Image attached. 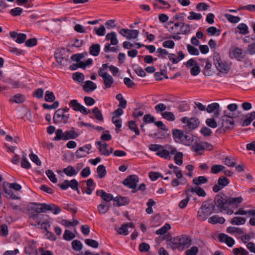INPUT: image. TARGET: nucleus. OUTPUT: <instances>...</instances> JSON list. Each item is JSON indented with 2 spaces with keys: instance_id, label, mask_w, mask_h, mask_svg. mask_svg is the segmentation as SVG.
<instances>
[{
  "instance_id": "1",
  "label": "nucleus",
  "mask_w": 255,
  "mask_h": 255,
  "mask_svg": "<svg viewBox=\"0 0 255 255\" xmlns=\"http://www.w3.org/2000/svg\"><path fill=\"white\" fill-rule=\"evenodd\" d=\"M214 211L216 212L213 200L209 199L203 202L198 212V217L200 220L205 221Z\"/></svg>"
},
{
  "instance_id": "2",
  "label": "nucleus",
  "mask_w": 255,
  "mask_h": 255,
  "mask_svg": "<svg viewBox=\"0 0 255 255\" xmlns=\"http://www.w3.org/2000/svg\"><path fill=\"white\" fill-rule=\"evenodd\" d=\"M55 134L56 136L53 139L54 141L75 139L79 136V134L74 130V128H72L71 130H66L65 132H63L62 129L58 128L56 130Z\"/></svg>"
},
{
  "instance_id": "3",
  "label": "nucleus",
  "mask_w": 255,
  "mask_h": 255,
  "mask_svg": "<svg viewBox=\"0 0 255 255\" xmlns=\"http://www.w3.org/2000/svg\"><path fill=\"white\" fill-rule=\"evenodd\" d=\"M213 60L216 68L220 72L226 74L229 72L230 68L228 62L222 60L220 54L217 52L214 53Z\"/></svg>"
},
{
  "instance_id": "4",
  "label": "nucleus",
  "mask_w": 255,
  "mask_h": 255,
  "mask_svg": "<svg viewBox=\"0 0 255 255\" xmlns=\"http://www.w3.org/2000/svg\"><path fill=\"white\" fill-rule=\"evenodd\" d=\"M239 117L236 113L232 116L229 115H224L222 116L218 121V125L224 127L225 129L228 130H232L234 128V118Z\"/></svg>"
},
{
  "instance_id": "5",
  "label": "nucleus",
  "mask_w": 255,
  "mask_h": 255,
  "mask_svg": "<svg viewBox=\"0 0 255 255\" xmlns=\"http://www.w3.org/2000/svg\"><path fill=\"white\" fill-rule=\"evenodd\" d=\"M213 201L215 208L216 207L217 209L222 213L225 210V208L229 205L228 196L222 192L216 195Z\"/></svg>"
},
{
  "instance_id": "6",
  "label": "nucleus",
  "mask_w": 255,
  "mask_h": 255,
  "mask_svg": "<svg viewBox=\"0 0 255 255\" xmlns=\"http://www.w3.org/2000/svg\"><path fill=\"white\" fill-rule=\"evenodd\" d=\"M183 124H186L183 126V128L185 130L191 131L196 129L200 124V121L197 118H189L185 117L181 119Z\"/></svg>"
},
{
  "instance_id": "7",
  "label": "nucleus",
  "mask_w": 255,
  "mask_h": 255,
  "mask_svg": "<svg viewBox=\"0 0 255 255\" xmlns=\"http://www.w3.org/2000/svg\"><path fill=\"white\" fill-rule=\"evenodd\" d=\"M70 118V115L63 113L62 109H59L55 111L53 120V122L57 124L58 123L66 124Z\"/></svg>"
},
{
  "instance_id": "8",
  "label": "nucleus",
  "mask_w": 255,
  "mask_h": 255,
  "mask_svg": "<svg viewBox=\"0 0 255 255\" xmlns=\"http://www.w3.org/2000/svg\"><path fill=\"white\" fill-rule=\"evenodd\" d=\"M166 147L167 149L162 148L160 150L158 151L156 154L160 157L169 160L171 158L170 154H174L177 152V149L176 148L169 145H167Z\"/></svg>"
},
{
  "instance_id": "9",
  "label": "nucleus",
  "mask_w": 255,
  "mask_h": 255,
  "mask_svg": "<svg viewBox=\"0 0 255 255\" xmlns=\"http://www.w3.org/2000/svg\"><path fill=\"white\" fill-rule=\"evenodd\" d=\"M139 181L138 177L135 174L130 175L123 180V184L130 189L133 190L137 187V183Z\"/></svg>"
},
{
  "instance_id": "10",
  "label": "nucleus",
  "mask_w": 255,
  "mask_h": 255,
  "mask_svg": "<svg viewBox=\"0 0 255 255\" xmlns=\"http://www.w3.org/2000/svg\"><path fill=\"white\" fill-rule=\"evenodd\" d=\"M179 239L180 240L179 241V246H173V247H172L173 250L177 249L179 250H183L190 246L191 239L188 236L182 235L179 236Z\"/></svg>"
},
{
  "instance_id": "11",
  "label": "nucleus",
  "mask_w": 255,
  "mask_h": 255,
  "mask_svg": "<svg viewBox=\"0 0 255 255\" xmlns=\"http://www.w3.org/2000/svg\"><path fill=\"white\" fill-rule=\"evenodd\" d=\"M230 183V180L224 176H221L218 180V184L213 187V191L217 193Z\"/></svg>"
},
{
  "instance_id": "12",
  "label": "nucleus",
  "mask_w": 255,
  "mask_h": 255,
  "mask_svg": "<svg viewBox=\"0 0 255 255\" xmlns=\"http://www.w3.org/2000/svg\"><path fill=\"white\" fill-rule=\"evenodd\" d=\"M2 188L4 192L5 193V197L7 199L18 200L20 199V197L16 196L13 193L11 190L12 188L10 186V183L7 182H4L2 184Z\"/></svg>"
},
{
  "instance_id": "13",
  "label": "nucleus",
  "mask_w": 255,
  "mask_h": 255,
  "mask_svg": "<svg viewBox=\"0 0 255 255\" xmlns=\"http://www.w3.org/2000/svg\"><path fill=\"white\" fill-rule=\"evenodd\" d=\"M58 186L62 190H66L69 187H71L73 190L74 189H77V187L79 186L78 182L75 179L69 181L68 180H64L62 184H58Z\"/></svg>"
},
{
  "instance_id": "14",
  "label": "nucleus",
  "mask_w": 255,
  "mask_h": 255,
  "mask_svg": "<svg viewBox=\"0 0 255 255\" xmlns=\"http://www.w3.org/2000/svg\"><path fill=\"white\" fill-rule=\"evenodd\" d=\"M119 33L124 37L130 39L136 38L138 35L139 31L137 30L122 28L120 30Z\"/></svg>"
},
{
  "instance_id": "15",
  "label": "nucleus",
  "mask_w": 255,
  "mask_h": 255,
  "mask_svg": "<svg viewBox=\"0 0 255 255\" xmlns=\"http://www.w3.org/2000/svg\"><path fill=\"white\" fill-rule=\"evenodd\" d=\"M28 206V211H33L36 212V214L40 213L42 212H45L44 208L42 205H44V203H39L36 202H31Z\"/></svg>"
},
{
  "instance_id": "16",
  "label": "nucleus",
  "mask_w": 255,
  "mask_h": 255,
  "mask_svg": "<svg viewBox=\"0 0 255 255\" xmlns=\"http://www.w3.org/2000/svg\"><path fill=\"white\" fill-rule=\"evenodd\" d=\"M96 194L97 196H100L104 201L107 202H110L114 199V197L112 194L107 193L103 190H97Z\"/></svg>"
},
{
  "instance_id": "17",
  "label": "nucleus",
  "mask_w": 255,
  "mask_h": 255,
  "mask_svg": "<svg viewBox=\"0 0 255 255\" xmlns=\"http://www.w3.org/2000/svg\"><path fill=\"white\" fill-rule=\"evenodd\" d=\"M42 206L44 208V209H45V212L47 211H51L55 215H57L61 212V209L54 204H47L46 203H44V205Z\"/></svg>"
},
{
  "instance_id": "18",
  "label": "nucleus",
  "mask_w": 255,
  "mask_h": 255,
  "mask_svg": "<svg viewBox=\"0 0 255 255\" xmlns=\"http://www.w3.org/2000/svg\"><path fill=\"white\" fill-rule=\"evenodd\" d=\"M185 133L183 136V139L181 140V143L185 145H190L194 140V136L193 134L189 133L188 130H185Z\"/></svg>"
},
{
  "instance_id": "19",
  "label": "nucleus",
  "mask_w": 255,
  "mask_h": 255,
  "mask_svg": "<svg viewBox=\"0 0 255 255\" xmlns=\"http://www.w3.org/2000/svg\"><path fill=\"white\" fill-rule=\"evenodd\" d=\"M173 138L176 142L181 143V140L183 139L184 135V131L182 130L174 128L172 131Z\"/></svg>"
},
{
  "instance_id": "20",
  "label": "nucleus",
  "mask_w": 255,
  "mask_h": 255,
  "mask_svg": "<svg viewBox=\"0 0 255 255\" xmlns=\"http://www.w3.org/2000/svg\"><path fill=\"white\" fill-rule=\"evenodd\" d=\"M177 54L178 56L176 58L174 57V56H175L174 54L169 53V54H167L168 55L169 60H170L173 64L177 63L179 61L184 59L185 57V55L182 51H179L177 53Z\"/></svg>"
},
{
  "instance_id": "21",
  "label": "nucleus",
  "mask_w": 255,
  "mask_h": 255,
  "mask_svg": "<svg viewBox=\"0 0 255 255\" xmlns=\"http://www.w3.org/2000/svg\"><path fill=\"white\" fill-rule=\"evenodd\" d=\"M92 148V146L90 144H88L84 145L83 147H81L78 148V149L76 152V156L78 158H82L83 157L86 156V155L84 154H80V152L86 151V150H88L87 153L88 154L90 153L89 150H90Z\"/></svg>"
},
{
  "instance_id": "22",
  "label": "nucleus",
  "mask_w": 255,
  "mask_h": 255,
  "mask_svg": "<svg viewBox=\"0 0 255 255\" xmlns=\"http://www.w3.org/2000/svg\"><path fill=\"white\" fill-rule=\"evenodd\" d=\"M97 88L96 84L93 82L88 80L85 82L83 86V90L86 92H92Z\"/></svg>"
},
{
  "instance_id": "23",
  "label": "nucleus",
  "mask_w": 255,
  "mask_h": 255,
  "mask_svg": "<svg viewBox=\"0 0 255 255\" xmlns=\"http://www.w3.org/2000/svg\"><path fill=\"white\" fill-rule=\"evenodd\" d=\"M36 248L35 242L34 241H30L28 246L25 247L24 253L29 255H32L34 254Z\"/></svg>"
},
{
  "instance_id": "24",
  "label": "nucleus",
  "mask_w": 255,
  "mask_h": 255,
  "mask_svg": "<svg viewBox=\"0 0 255 255\" xmlns=\"http://www.w3.org/2000/svg\"><path fill=\"white\" fill-rule=\"evenodd\" d=\"M104 84L106 88H110L114 83L113 78L109 74L103 76Z\"/></svg>"
},
{
  "instance_id": "25",
  "label": "nucleus",
  "mask_w": 255,
  "mask_h": 255,
  "mask_svg": "<svg viewBox=\"0 0 255 255\" xmlns=\"http://www.w3.org/2000/svg\"><path fill=\"white\" fill-rule=\"evenodd\" d=\"M25 97L21 94H16L14 95L12 98L9 99V102L11 103H15L17 104H20L24 102L25 101Z\"/></svg>"
},
{
  "instance_id": "26",
  "label": "nucleus",
  "mask_w": 255,
  "mask_h": 255,
  "mask_svg": "<svg viewBox=\"0 0 255 255\" xmlns=\"http://www.w3.org/2000/svg\"><path fill=\"white\" fill-rule=\"evenodd\" d=\"M79 169L76 170L72 166L69 165L63 169V172L68 176H72L77 174Z\"/></svg>"
},
{
  "instance_id": "27",
  "label": "nucleus",
  "mask_w": 255,
  "mask_h": 255,
  "mask_svg": "<svg viewBox=\"0 0 255 255\" xmlns=\"http://www.w3.org/2000/svg\"><path fill=\"white\" fill-rule=\"evenodd\" d=\"M106 39L107 40L111 41V44L113 45H117L119 41L117 38V34L115 32H111L108 33L106 36Z\"/></svg>"
},
{
  "instance_id": "28",
  "label": "nucleus",
  "mask_w": 255,
  "mask_h": 255,
  "mask_svg": "<svg viewBox=\"0 0 255 255\" xmlns=\"http://www.w3.org/2000/svg\"><path fill=\"white\" fill-rule=\"evenodd\" d=\"M232 53L234 57L238 61H242V60L244 59L245 56V55H243L242 49L239 47H236L233 50Z\"/></svg>"
},
{
  "instance_id": "29",
  "label": "nucleus",
  "mask_w": 255,
  "mask_h": 255,
  "mask_svg": "<svg viewBox=\"0 0 255 255\" xmlns=\"http://www.w3.org/2000/svg\"><path fill=\"white\" fill-rule=\"evenodd\" d=\"M100 52V45L99 44H93L89 47V53L93 56H98Z\"/></svg>"
},
{
  "instance_id": "30",
  "label": "nucleus",
  "mask_w": 255,
  "mask_h": 255,
  "mask_svg": "<svg viewBox=\"0 0 255 255\" xmlns=\"http://www.w3.org/2000/svg\"><path fill=\"white\" fill-rule=\"evenodd\" d=\"M225 222V219L223 217H220L218 215H214L209 219V222L212 224L217 223L223 224Z\"/></svg>"
},
{
  "instance_id": "31",
  "label": "nucleus",
  "mask_w": 255,
  "mask_h": 255,
  "mask_svg": "<svg viewBox=\"0 0 255 255\" xmlns=\"http://www.w3.org/2000/svg\"><path fill=\"white\" fill-rule=\"evenodd\" d=\"M127 125L131 130L135 132L136 135H139L140 131L137 127V125L136 124V121H129L128 122Z\"/></svg>"
},
{
  "instance_id": "32",
  "label": "nucleus",
  "mask_w": 255,
  "mask_h": 255,
  "mask_svg": "<svg viewBox=\"0 0 255 255\" xmlns=\"http://www.w3.org/2000/svg\"><path fill=\"white\" fill-rule=\"evenodd\" d=\"M192 150L196 152L198 154L201 155L202 152L204 150V147H203V143L202 144L196 142L192 146Z\"/></svg>"
},
{
  "instance_id": "33",
  "label": "nucleus",
  "mask_w": 255,
  "mask_h": 255,
  "mask_svg": "<svg viewBox=\"0 0 255 255\" xmlns=\"http://www.w3.org/2000/svg\"><path fill=\"white\" fill-rule=\"evenodd\" d=\"M190 31V25L183 22L181 25L180 30L178 31V34H187Z\"/></svg>"
},
{
  "instance_id": "34",
  "label": "nucleus",
  "mask_w": 255,
  "mask_h": 255,
  "mask_svg": "<svg viewBox=\"0 0 255 255\" xmlns=\"http://www.w3.org/2000/svg\"><path fill=\"white\" fill-rule=\"evenodd\" d=\"M208 182V179L205 176H200L198 177H195L193 180V183L199 186L202 184L206 183Z\"/></svg>"
},
{
  "instance_id": "35",
  "label": "nucleus",
  "mask_w": 255,
  "mask_h": 255,
  "mask_svg": "<svg viewBox=\"0 0 255 255\" xmlns=\"http://www.w3.org/2000/svg\"><path fill=\"white\" fill-rule=\"evenodd\" d=\"M228 200L229 205H237L242 202L243 199L242 197H238L237 198L228 197Z\"/></svg>"
},
{
  "instance_id": "36",
  "label": "nucleus",
  "mask_w": 255,
  "mask_h": 255,
  "mask_svg": "<svg viewBox=\"0 0 255 255\" xmlns=\"http://www.w3.org/2000/svg\"><path fill=\"white\" fill-rule=\"evenodd\" d=\"M246 219L243 217H235L230 221L231 224L234 225H244L246 222Z\"/></svg>"
},
{
  "instance_id": "37",
  "label": "nucleus",
  "mask_w": 255,
  "mask_h": 255,
  "mask_svg": "<svg viewBox=\"0 0 255 255\" xmlns=\"http://www.w3.org/2000/svg\"><path fill=\"white\" fill-rule=\"evenodd\" d=\"M92 113L94 114L95 118L99 121H103L104 118L102 115L101 111L97 107H94L92 110Z\"/></svg>"
},
{
  "instance_id": "38",
  "label": "nucleus",
  "mask_w": 255,
  "mask_h": 255,
  "mask_svg": "<svg viewBox=\"0 0 255 255\" xmlns=\"http://www.w3.org/2000/svg\"><path fill=\"white\" fill-rule=\"evenodd\" d=\"M87 54L88 53L87 52L73 54L71 57V59L75 62H79V61H81V59L86 57Z\"/></svg>"
},
{
  "instance_id": "39",
  "label": "nucleus",
  "mask_w": 255,
  "mask_h": 255,
  "mask_svg": "<svg viewBox=\"0 0 255 255\" xmlns=\"http://www.w3.org/2000/svg\"><path fill=\"white\" fill-rule=\"evenodd\" d=\"M97 208L100 214H105L109 211L110 206L106 205L105 203H102L98 206Z\"/></svg>"
},
{
  "instance_id": "40",
  "label": "nucleus",
  "mask_w": 255,
  "mask_h": 255,
  "mask_svg": "<svg viewBox=\"0 0 255 255\" xmlns=\"http://www.w3.org/2000/svg\"><path fill=\"white\" fill-rule=\"evenodd\" d=\"M97 173L100 178H104L107 173L106 167L104 165H100L97 169Z\"/></svg>"
},
{
  "instance_id": "41",
  "label": "nucleus",
  "mask_w": 255,
  "mask_h": 255,
  "mask_svg": "<svg viewBox=\"0 0 255 255\" xmlns=\"http://www.w3.org/2000/svg\"><path fill=\"white\" fill-rule=\"evenodd\" d=\"M225 167L222 165H214L211 167V172L213 174H218L224 171Z\"/></svg>"
},
{
  "instance_id": "42",
  "label": "nucleus",
  "mask_w": 255,
  "mask_h": 255,
  "mask_svg": "<svg viewBox=\"0 0 255 255\" xmlns=\"http://www.w3.org/2000/svg\"><path fill=\"white\" fill-rule=\"evenodd\" d=\"M179 236H177L176 237L172 238L170 240H167V248L171 247L172 248V245H174V246H179Z\"/></svg>"
},
{
  "instance_id": "43",
  "label": "nucleus",
  "mask_w": 255,
  "mask_h": 255,
  "mask_svg": "<svg viewBox=\"0 0 255 255\" xmlns=\"http://www.w3.org/2000/svg\"><path fill=\"white\" fill-rule=\"evenodd\" d=\"M162 117L169 121H174L175 120V117L174 114L170 112H164L161 113Z\"/></svg>"
},
{
  "instance_id": "44",
  "label": "nucleus",
  "mask_w": 255,
  "mask_h": 255,
  "mask_svg": "<svg viewBox=\"0 0 255 255\" xmlns=\"http://www.w3.org/2000/svg\"><path fill=\"white\" fill-rule=\"evenodd\" d=\"M72 78L74 81L80 83L84 80V75L82 73L77 72L73 74Z\"/></svg>"
},
{
  "instance_id": "45",
  "label": "nucleus",
  "mask_w": 255,
  "mask_h": 255,
  "mask_svg": "<svg viewBox=\"0 0 255 255\" xmlns=\"http://www.w3.org/2000/svg\"><path fill=\"white\" fill-rule=\"evenodd\" d=\"M220 105L217 103H213L208 106L206 111L209 113H213L216 110H219Z\"/></svg>"
},
{
  "instance_id": "46",
  "label": "nucleus",
  "mask_w": 255,
  "mask_h": 255,
  "mask_svg": "<svg viewBox=\"0 0 255 255\" xmlns=\"http://www.w3.org/2000/svg\"><path fill=\"white\" fill-rule=\"evenodd\" d=\"M174 156V161L176 164L181 165L183 163V154L181 152H176Z\"/></svg>"
},
{
  "instance_id": "47",
  "label": "nucleus",
  "mask_w": 255,
  "mask_h": 255,
  "mask_svg": "<svg viewBox=\"0 0 255 255\" xmlns=\"http://www.w3.org/2000/svg\"><path fill=\"white\" fill-rule=\"evenodd\" d=\"M170 228V225L169 224L166 223L160 229L156 230V234L157 235H162L165 234Z\"/></svg>"
},
{
  "instance_id": "48",
  "label": "nucleus",
  "mask_w": 255,
  "mask_h": 255,
  "mask_svg": "<svg viewBox=\"0 0 255 255\" xmlns=\"http://www.w3.org/2000/svg\"><path fill=\"white\" fill-rule=\"evenodd\" d=\"M225 16L230 22L233 23H238L241 20L239 16H234L230 14L226 13Z\"/></svg>"
},
{
  "instance_id": "49",
  "label": "nucleus",
  "mask_w": 255,
  "mask_h": 255,
  "mask_svg": "<svg viewBox=\"0 0 255 255\" xmlns=\"http://www.w3.org/2000/svg\"><path fill=\"white\" fill-rule=\"evenodd\" d=\"M221 30L217 29L216 27L211 26L207 29V32L210 35H214L216 34L217 36L221 34Z\"/></svg>"
},
{
  "instance_id": "50",
  "label": "nucleus",
  "mask_w": 255,
  "mask_h": 255,
  "mask_svg": "<svg viewBox=\"0 0 255 255\" xmlns=\"http://www.w3.org/2000/svg\"><path fill=\"white\" fill-rule=\"evenodd\" d=\"M72 247L74 250L80 251L82 249L83 245L80 241L75 240L72 242Z\"/></svg>"
},
{
  "instance_id": "51",
  "label": "nucleus",
  "mask_w": 255,
  "mask_h": 255,
  "mask_svg": "<svg viewBox=\"0 0 255 255\" xmlns=\"http://www.w3.org/2000/svg\"><path fill=\"white\" fill-rule=\"evenodd\" d=\"M55 100V97L52 92L47 91L45 92V100L48 102H54Z\"/></svg>"
},
{
  "instance_id": "52",
  "label": "nucleus",
  "mask_w": 255,
  "mask_h": 255,
  "mask_svg": "<svg viewBox=\"0 0 255 255\" xmlns=\"http://www.w3.org/2000/svg\"><path fill=\"white\" fill-rule=\"evenodd\" d=\"M237 28L240 30V33L243 35L247 34L249 33L248 27L245 23H240L238 25Z\"/></svg>"
},
{
  "instance_id": "53",
  "label": "nucleus",
  "mask_w": 255,
  "mask_h": 255,
  "mask_svg": "<svg viewBox=\"0 0 255 255\" xmlns=\"http://www.w3.org/2000/svg\"><path fill=\"white\" fill-rule=\"evenodd\" d=\"M46 174L52 182L56 183L57 182V179L52 170L50 169L47 170L46 171Z\"/></svg>"
},
{
  "instance_id": "54",
  "label": "nucleus",
  "mask_w": 255,
  "mask_h": 255,
  "mask_svg": "<svg viewBox=\"0 0 255 255\" xmlns=\"http://www.w3.org/2000/svg\"><path fill=\"white\" fill-rule=\"evenodd\" d=\"M69 106L70 107L72 108L74 111H79V109H80L82 105L78 103L76 100H72L69 103Z\"/></svg>"
},
{
  "instance_id": "55",
  "label": "nucleus",
  "mask_w": 255,
  "mask_h": 255,
  "mask_svg": "<svg viewBox=\"0 0 255 255\" xmlns=\"http://www.w3.org/2000/svg\"><path fill=\"white\" fill-rule=\"evenodd\" d=\"M21 166L22 168L25 169H29L31 167V165L26 158V154H25L23 155L21 161Z\"/></svg>"
},
{
  "instance_id": "56",
  "label": "nucleus",
  "mask_w": 255,
  "mask_h": 255,
  "mask_svg": "<svg viewBox=\"0 0 255 255\" xmlns=\"http://www.w3.org/2000/svg\"><path fill=\"white\" fill-rule=\"evenodd\" d=\"M160 70H161L160 72H155L154 74V76L156 80V81L162 80L163 79V78L160 77V76H161V75H163L164 76L165 78L168 79V77L166 75V74H165L166 72V70L165 69H164V70L160 69Z\"/></svg>"
},
{
  "instance_id": "57",
  "label": "nucleus",
  "mask_w": 255,
  "mask_h": 255,
  "mask_svg": "<svg viewBox=\"0 0 255 255\" xmlns=\"http://www.w3.org/2000/svg\"><path fill=\"white\" fill-rule=\"evenodd\" d=\"M44 217V215L38 214H33L31 215L29 219H31L35 221L37 223V225H40L42 218Z\"/></svg>"
},
{
  "instance_id": "58",
  "label": "nucleus",
  "mask_w": 255,
  "mask_h": 255,
  "mask_svg": "<svg viewBox=\"0 0 255 255\" xmlns=\"http://www.w3.org/2000/svg\"><path fill=\"white\" fill-rule=\"evenodd\" d=\"M74 234L69 230H65L63 234V239L66 241H71L75 238Z\"/></svg>"
},
{
  "instance_id": "59",
  "label": "nucleus",
  "mask_w": 255,
  "mask_h": 255,
  "mask_svg": "<svg viewBox=\"0 0 255 255\" xmlns=\"http://www.w3.org/2000/svg\"><path fill=\"white\" fill-rule=\"evenodd\" d=\"M155 118L150 114L145 115L143 118V123L145 124L147 123H154Z\"/></svg>"
},
{
  "instance_id": "60",
  "label": "nucleus",
  "mask_w": 255,
  "mask_h": 255,
  "mask_svg": "<svg viewBox=\"0 0 255 255\" xmlns=\"http://www.w3.org/2000/svg\"><path fill=\"white\" fill-rule=\"evenodd\" d=\"M8 234V230L7 226L5 224L1 225L0 227V235L2 237H5Z\"/></svg>"
},
{
  "instance_id": "61",
  "label": "nucleus",
  "mask_w": 255,
  "mask_h": 255,
  "mask_svg": "<svg viewBox=\"0 0 255 255\" xmlns=\"http://www.w3.org/2000/svg\"><path fill=\"white\" fill-rule=\"evenodd\" d=\"M187 48L188 52L191 55H198L199 54V51L198 49L197 48L191 45L190 44H188L187 45Z\"/></svg>"
},
{
  "instance_id": "62",
  "label": "nucleus",
  "mask_w": 255,
  "mask_h": 255,
  "mask_svg": "<svg viewBox=\"0 0 255 255\" xmlns=\"http://www.w3.org/2000/svg\"><path fill=\"white\" fill-rule=\"evenodd\" d=\"M95 33L99 36H103L106 33V28L103 25H101L99 28L95 27L94 29Z\"/></svg>"
},
{
  "instance_id": "63",
  "label": "nucleus",
  "mask_w": 255,
  "mask_h": 255,
  "mask_svg": "<svg viewBox=\"0 0 255 255\" xmlns=\"http://www.w3.org/2000/svg\"><path fill=\"white\" fill-rule=\"evenodd\" d=\"M85 242L86 245L94 248H97L99 247L98 242L93 239H86Z\"/></svg>"
},
{
  "instance_id": "64",
  "label": "nucleus",
  "mask_w": 255,
  "mask_h": 255,
  "mask_svg": "<svg viewBox=\"0 0 255 255\" xmlns=\"http://www.w3.org/2000/svg\"><path fill=\"white\" fill-rule=\"evenodd\" d=\"M23 11V9L19 7H15L14 8L11 9L9 13L13 16H16L20 15Z\"/></svg>"
}]
</instances>
